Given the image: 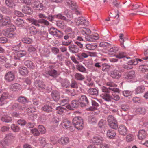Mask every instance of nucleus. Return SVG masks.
Here are the masks:
<instances>
[{
    "label": "nucleus",
    "instance_id": "f257e3e1",
    "mask_svg": "<svg viewBox=\"0 0 148 148\" xmlns=\"http://www.w3.org/2000/svg\"><path fill=\"white\" fill-rule=\"evenodd\" d=\"M108 87L102 86V99L106 101H110L112 99L118 101L120 99L119 96L115 92L119 93V90L113 87L114 84L112 83H107Z\"/></svg>",
    "mask_w": 148,
    "mask_h": 148
},
{
    "label": "nucleus",
    "instance_id": "f03ea898",
    "mask_svg": "<svg viewBox=\"0 0 148 148\" xmlns=\"http://www.w3.org/2000/svg\"><path fill=\"white\" fill-rule=\"evenodd\" d=\"M110 44L107 42H102V52L107 53L111 56H114L115 54L119 50V48L117 47H113L110 49Z\"/></svg>",
    "mask_w": 148,
    "mask_h": 148
},
{
    "label": "nucleus",
    "instance_id": "7ed1b4c3",
    "mask_svg": "<svg viewBox=\"0 0 148 148\" xmlns=\"http://www.w3.org/2000/svg\"><path fill=\"white\" fill-rule=\"evenodd\" d=\"M34 85L38 90L42 92L49 93L51 91V88L46 86L41 80H36L34 82Z\"/></svg>",
    "mask_w": 148,
    "mask_h": 148
},
{
    "label": "nucleus",
    "instance_id": "20e7f679",
    "mask_svg": "<svg viewBox=\"0 0 148 148\" xmlns=\"http://www.w3.org/2000/svg\"><path fill=\"white\" fill-rule=\"evenodd\" d=\"M55 66L51 65L49 66L48 70L45 73H43V75L46 77L49 78L51 76L53 78H56L58 75L57 71L54 69Z\"/></svg>",
    "mask_w": 148,
    "mask_h": 148
},
{
    "label": "nucleus",
    "instance_id": "39448f33",
    "mask_svg": "<svg viewBox=\"0 0 148 148\" xmlns=\"http://www.w3.org/2000/svg\"><path fill=\"white\" fill-rule=\"evenodd\" d=\"M73 125L78 130H82L84 127L83 121L80 117L74 118L72 120Z\"/></svg>",
    "mask_w": 148,
    "mask_h": 148
},
{
    "label": "nucleus",
    "instance_id": "423d86ee",
    "mask_svg": "<svg viewBox=\"0 0 148 148\" xmlns=\"http://www.w3.org/2000/svg\"><path fill=\"white\" fill-rule=\"evenodd\" d=\"M15 29V26L13 25H11L9 27L3 29V34L8 38H12L15 34L14 31Z\"/></svg>",
    "mask_w": 148,
    "mask_h": 148
},
{
    "label": "nucleus",
    "instance_id": "0eeeda50",
    "mask_svg": "<svg viewBox=\"0 0 148 148\" xmlns=\"http://www.w3.org/2000/svg\"><path fill=\"white\" fill-rule=\"evenodd\" d=\"M14 136L11 133H10L6 135L4 140L0 142V144L3 148H7V147L9 145L10 143L9 141L10 140L13 139Z\"/></svg>",
    "mask_w": 148,
    "mask_h": 148
},
{
    "label": "nucleus",
    "instance_id": "6e6552de",
    "mask_svg": "<svg viewBox=\"0 0 148 148\" xmlns=\"http://www.w3.org/2000/svg\"><path fill=\"white\" fill-rule=\"evenodd\" d=\"M65 3L66 4L69 5L71 9L75 10V13L77 15L80 14V12L78 10V7L75 2L71 0H66Z\"/></svg>",
    "mask_w": 148,
    "mask_h": 148
},
{
    "label": "nucleus",
    "instance_id": "1a4fd4ad",
    "mask_svg": "<svg viewBox=\"0 0 148 148\" xmlns=\"http://www.w3.org/2000/svg\"><path fill=\"white\" fill-rule=\"evenodd\" d=\"M49 33L50 34L58 38H61L63 36V33L62 32L53 27H51L50 28Z\"/></svg>",
    "mask_w": 148,
    "mask_h": 148
},
{
    "label": "nucleus",
    "instance_id": "9d476101",
    "mask_svg": "<svg viewBox=\"0 0 148 148\" xmlns=\"http://www.w3.org/2000/svg\"><path fill=\"white\" fill-rule=\"evenodd\" d=\"M76 25L77 26L84 25L87 26L88 24V22L83 17H80L78 18H76L74 20Z\"/></svg>",
    "mask_w": 148,
    "mask_h": 148
},
{
    "label": "nucleus",
    "instance_id": "9b49d317",
    "mask_svg": "<svg viewBox=\"0 0 148 148\" xmlns=\"http://www.w3.org/2000/svg\"><path fill=\"white\" fill-rule=\"evenodd\" d=\"M27 54L26 51L24 50H20L15 53L14 56L15 60H20L21 58L25 56Z\"/></svg>",
    "mask_w": 148,
    "mask_h": 148
},
{
    "label": "nucleus",
    "instance_id": "f8f14e48",
    "mask_svg": "<svg viewBox=\"0 0 148 148\" xmlns=\"http://www.w3.org/2000/svg\"><path fill=\"white\" fill-rule=\"evenodd\" d=\"M110 75L112 78L118 79L121 77V74L119 71L115 70L110 72Z\"/></svg>",
    "mask_w": 148,
    "mask_h": 148
},
{
    "label": "nucleus",
    "instance_id": "ddd939ff",
    "mask_svg": "<svg viewBox=\"0 0 148 148\" xmlns=\"http://www.w3.org/2000/svg\"><path fill=\"white\" fill-rule=\"evenodd\" d=\"M68 49L69 52L73 54L77 53L79 51L78 46L74 44L70 45L68 46Z\"/></svg>",
    "mask_w": 148,
    "mask_h": 148
},
{
    "label": "nucleus",
    "instance_id": "4468645a",
    "mask_svg": "<svg viewBox=\"0 0 148 148\" xmlns=\"http://www.w3.org/2000/svg\"><path fill=\"white\" fill-rule=\"evenodd\" d=\"M92 140L93 143L94 145H99L100 147L102 148L101 143H102V140L101 137L100 136L98 135H96L94 136L92 138Z\"/></svg>",
    "mask_w": 148,
    "mask_h": 148
},
{
    "label": "nucleus",
    "instance_id": "2eb2a0df",
    "mask_svg": "<svg viewBox=\"0 0 148 148\" xmlns=\"http://www.w3.org/2000/svg\"><path fill=\"white\" fill-rule=\"evenodd\" d=\"M79 101L82 107H84L87 105L88 103V99L85 95H81Z\"/></svg>",
    "mask_w": 148,
    "mask_h": 148
},
{
    "label": "nucleus",
    "instance_id": "dca6fc26",
    "mask_svg": "<svg viewBox=\"0 0 148 148\" xmlns=\"http://www.w3.org/2000/svg\"><path fill=\"white\" fill-rule=\"evenodd\" d=\"M5 79L7 82H11L15 78V75L12 71H9L5 75Z\"/></svg>",
    "mask_w": 148,
    "mask_h": 148
},
{
    "label": "nucleus",
    "instance_id": "f3484780",
    "mask_svg": "<svg viewBox=\"0 0 148 148\" xmlns=\"http://www.w3.org/2000/svg\"><path fill=\"white\" fill-rule=\"evenodd\" d=\"M9 95L8 93L4 92L3 93L0 98V106H2L6 103V100L9 98Z\"/></svg>",
    "mask_w": 148,
    "mask_h": 148
},
{
    "label": "nucleus",
    "instance_id": "a211bd4d",
    "mask_svg": "<svg viewBox=\"0 0 148 148\" xmlns=\"http://www.w3.org/2000/svg\"><path fill=\"white\" fill-rule=\"evenodd\" d=\"M135 77V72L134 71L125 73L124 75V78L127 80L133 79Z\"/></svg>",
    "mask_w": 148,
    "mask_h": 148
},
{
    "label": "nucleus",
    "instance_id": "6ab92c4d",
    "mask_svg": "<svg viewBox=\"0 0 148 148\" xmlns=\"http://www.w3.org/2000/svg\"><path fill=\"white\" fill-rule=\"evenodd\" d=\"M78 102L76 100L72 101L70 104H68L66 106V108L68 109L73 110L74 108H77L78 106Z\"/></svg>",
    "mask_w": 148,
    "mask_h": 148
},
{
    "label": "nucleus",
    "instance_id": "aec40b11",
    "mask_svg": "<svg viewBox=\"0 0 148 148\" xmlns=\"http://www.w3.org/2000/svg\"><path fill=\"white\" fill-rule=\"evenodd\" d=\"M118 130L119 133L121 135L125 136L127 133V128L123 125L119 126Z\"/></svg>",
    "mask_w": 148,
    "mask_h": 148
},
{
    "label": "nucleus",
    "instance_id": "412c9836",
    "mask_svg": "<svg viewBox=\"0 0 148 148\" xmlns=\"http://www.w3.org/2000/svg\"><path fill=\"white\" fill-rule=\"evenodd\" d=\"M33 4L34 5V8L38 10H42L43 9V5L42 4L38 1V0H34Z\"/></svg>",
    "mask_w": 148,
    "mask_h": 148
},
{
    "label": "nucleus",
    "instance_id": "4be33fe9",
    "mask_svg": "<svg viewBox=\"0 0 148 148\" xmlns=\"http://www.w3.org/2000/svg\"><path fill=\"white\" fill-rule=\"evenodd\" d=\"M129 106L127 104H122L121 105L120 108V111L121 114H123L127 112H128V111L129 109Z\"/></svg>",
    "mask_w": 148,
    "mask_h": 148
},
{
    "label": "nucleus",
    "instance_id": "5701e85b",
    "mask_svg": "<svg viewBox=\"0 0 148 148\" xmlns=\"http://www.w3.org/2000/svg\"><path fill=\"white\" fill-rule=\"evenodd\" d=\"M147 136V133L145 131L143 130H140L138 132V138L140 140L145 138Z\"/></svg>",
    "mask_w": 148,
    "mask_h": 148
},
{
    "label": "nucleus",
    "instance_id": "b1692460",
    "mask_svg": "<svg viewBox=\"0 0 148 148\" xmlns=\"http://www.w3.org/2000/svg\"><path fill=\"white\" fill-rule=\"evenodd\" d=\"M106 135L109 138L113 139L116 135V133L114 130H109L107 131Z\"/></svg>",
    "mask_w": 148,
    "mask_h": 148
},
{
    "label": "nucleus",
    "instance_id": "393cba45",
    "mask_svg": "<svg viewBox=\"0 0 148 148\" xmlns=\"http://www.w3.org/2000/svg\"><path fill=\"white\" fill-rule=\"evenodd\" d=\"M50 54L49 50L46 48H44L40 50V54L42 56L47 57L49 56Z\"/></svg>",
    "mask_w": 148,
    "mask_h": 148
},
{
    "label": "nucleus",
    "instance_id": "a878e982",
    "mask_svg": "<svg viewBox=\"0 0 148 148\" xmlns=\"http://www.w3.org/2000/svg\"><path fill=\"white\" fill-rule=\"evenodd\" d=\"M91 101L92 106L87 108V110H88L91 111L95 110L97 109L98 107L99 106L98 103L95 101L92 100Z\"/></svg>",
    "mask_w": 148,
    "mask_h": 148
},
{
    "label": "nucleus",
    "instance_id": "bb28decb",
    "mask_svg": "<svg viewBox=\"0 0 148 148\" xmlns=\"http://www.w3.org/2000/svg\"><path fill=\"white\" fill-rule=\"evenodd\" d=\"M24 64L28 68L32 69H35L36 67V65L30 60H28L25 61L24 62Z\"/></svg>",
    "mask_w": 148,
    "mask_h": 148
},
{
    "label": "nucleus",
    "instance_id": "cd10ccee",
    "mask_svg": "<svg viewBox=\"0 0 148 148\" xmlns=\"http://www.w3.org/2000/svg\"><path fill=\"white\" fill-rule=\"evenodd\" d=\"M19 73L22 75H27L28 72L27 68L23 66H21L19 68Z\"/></svg>",
    "mask_w": 148,
    "mask_h": 148
},
{
    "label": "nucleus",
    "instance_id": "c85d7f7f",
    "mask_svg": "<svg viewBox=\"0 0 148 148\" xmlns=\"http://www.w3.org/2000/svg\"><path fill=\"white\" fill-rule=\"evenodd\" d=\"M22 11L23 13L27 14H31L33 12L31 8L27 6H24L23 7Z\"/></svg>",
    "mask_w": 148,
    "mask_h": 148
},
{
    "label": "nucleus",
    "instance_id": "c756f323",
    "mask_svg": "<svg viewBox=\"0 0 148 148\" xmlns=\"http://www.w3.org/2000/svg\"><path fill=\"white\" fill-rule=\"evenodd\" d=\"M70 122L67 119L63 120L61 125L64 129H68L70 125Z\"/></svg>",
    "mask_w": 148,
    "mask_h": 148
},
{
    "label": "nucleus",
    "instance_id": "7c9ffc66",
    "mask_svg": "<svg viewBox=\"0 0 148 148\" xmlns=\"http://www.w3.org/2000/svg\"><path fill=\"white\" fill-rule=\"evenodd\" d=\"M1 120L3 122L6 123L10 122L12 120V118L8 115H3L1 118Z\"/></svg>",
    "mask_w": 148,
    "mask_h": 148
},
{
    "label": "nucleus",
    "instance_id": "2f4dec72",
    "mask_svg": "<svg viewBox=\"0 0 148 148\" xmlns=\"http://www.w3.org/2000/svg\"><path fill=\"white\" fill-rule=\"evenodd\" d=\"M88 92L90 95H92L97 96L98 94V91L95 88H90L88 89Z\"/></svg>",
    "mask_w": 148,
    "mask_h": 148
},
{
    "label": "nucleus",
    "instance_id": "473e14b6",
    "mask_svg": "<svg viewBox=\"0 0 148 148\" xmlns=\"http://www.w3.org/2000/svg\"><path fill=\"white\" fill-rule=\"evenodd\" d=\"M60 142L62 145L67 144L69 142V138L67 137H63L60 138Z\"/></svg>",
    "mask_w": 148,
    "mask_h": 148
},
{
    "label": "nucleus",
    "instance_id": "72a5a7b5",
    "mask_svg": "<svg viewBox=\"0 0 148 148\" xmlns=\"http://www.w3.org/2000/svg\"><path fill=\"white\" fill-rule=\"evenodd\" d=\"M145 87L144 85H140L137 87L136 89L135 92L136 94H140L144 92L145 90Z\"/></svg>",
    "mask_w": 148,
    "mask_h": 148
},
{
    "label": "nucleus",
    "instance_id": "f704fd0d",
    "mask_svg": "<svg viewBox=\"0 0 148 148\" xmlns=\"http://www.w3.org/2000/svg\"><path fill=\"white\" fill-rule=\"evenodd\" d=\"M1 22L3 25L5 26L9 25L10 23V18L9 17H5L4 18H2Z\"/></svg>",
    "mask_w": 148,
    "mask_h": 148
},
{
    "label": "nucleus",
    "instance_id": "c9c22d12",
    "mask_svg": "<svg viewBox=\"0 0 148 148\" xmlns=\"http://www.w3.org/2000/svg\"><path fill=\"white\" fill-rule=\"evenodd\" d=\"M60 80L62 86L64 88H66L69 86V82L67 79H60Z\"/></svg>",
    "mask_w": 148,
    "mask_h": 148
},
{
    "label": "nucleus",
    "instance_id": "e433bc0d",
    "mask_svg": "<svg viewBox=\"0 0 148 148\" xmlns=\"http://www.w3.org/2000/svg\"><path fill=\"white\" fill-rule=\"evenodd\" d=\"M51 96L53 100L56 101H58L60 98L59 92L57 91H53L51 93Z\"/></svg>",
    "mask_w": 148,
    "mask_h": 148
},
{
    "label": "nucleus",
    "instance_id": "4c0bfd02",
    "mask_svg": "<svg viewBox=\"0 0 148 148\" xmlns=\"http://www.w3.org/2000/svg\"><path fill=\"white\" fill-rule=\"evenodd\" d=\"M139 69L143 72H145L148 71V64L145 63L142 64L139 66Z\"/></svg>",
    "mask_w": 148,
    "mask_h": 148
},
{
    "label": "nucleus",
    "instance_id": "58836bf2",
    "mask_svg": "<svg viewBox=\"0 0 148 148\" xmlns=\"http://www.w3.org/2000/svg\"><path fill=\"white\" fill-rule=\"evenodd\" d=\"M56 108L57 112L59 114H62L66 111V108L61 106H57Z\"/></svg>",
    "mask_w": 148,
    "mask_h": 148
},
{
    "label": "nucleus",
    "instance_id": "ea45409f",
    "mask_svg": "<svg viewBox=\"0 0 148 148\" xmlns=\"http://www.w3.org/2000/svg\"><path fill=\"white\" fill-rule=\"evenodd\" d=\"M42 110L46 112H50L52 110L51 107L47 104L44 105L42 108Z\"/></svg>",
    "mask_w": 148,
    "mask_h": 148
},
{
    "label": "nucleus",
    "instance_id": "a19ab883",
    "mask_svg": "<svg viewBox=\"0 0 148 148\" xmlns=\"http://www.w3.org/2000/svg\"><path fill=\"white\" fill-rule=\"evenodd\" d=\"M11 89L13 91H18L21 89V86L18 84L16 83L11 86Z\"/></svg>",
    "mask_w": 148,
    "mask_h": 148
},
{
    "label": "nucleus",
    "instance_id": "79ce46f5",
    "mask_svg": "<svg viewBox=\"0 0 148 148\" xmlns=\"http://www.w3.org/2000/svg\"><path fill=\"white\" fill-rule=\"evenodd\" d=\"M30 22L36 26L39 27L40 26V19L38 20H36L32 18L29 19Z\"/></svg>",
    "mask_w": 148,
    "mask_h": 148
},
{
    "label": "nucleus",
    "instance_id": "37998d69",
    "mask_svg": "<svg viewBox=\"0 0 148 148\" xmlns=\"http://www.w3.org/2000/svg\"><path fill=\"white\" fill-rule=\"evenodd\" d=\"M50 140L52 143L54 145L57 144L60 142V138L55 136H51L50 137Z\"/></svg>",
    "mask_w": 148,
    "mask_h": 148
},
{
    "label": "nucleus",
    "instance_id": "c03bdc74",
    "mask_svg": "<svg viewBox=\"0 0 148 148\" xmlns=\"http://www.w3.org/2000/svg\"><path fill=\"white\" fill-rule=\"evenodd\" d=\"M136 112L137 114H144L146 112V110L144 108L139 107L136 109Z\"/></svg>",
    "mask_w": 148,
    "mask_h": 148
},
{
    "label": "nucleus",
    "instance_id": "a18cd8bd",
    "mask_svg": "<svg viewBox=\"0 0 148 148\" xmlns=\"http://www.w3.org/2000/svg\"><path fill=\"white\" fill-rule=\"evenodd\" d=\"M97 47V45L96 44H87L86 45V48L88 50H93L95 49Z\"/></svg>",
    "mask_w": 148,
    "mask_h": 148
},
{
    "label": "nucleus",
    "instance_id": "49530a36",
    "mask_svg": "<svg viewBox=\"0 0 148 148\" xmlns=\"http://www.w3.org/2000/svg\"><path fill=\"white\" fill-rule=\"evenodd\" d=\"M90 30L88 28H83L81 31V34L83 35H87L91 33Z\"/></svg>",
    "mask_w": 148,
    "mask_h": 148
},
{
    "label": "nucleus",
    "instance_id": "de8ad7c7",
    "mask_svg": "<svg viewBox=\"0 0 148 148\" xmlns=\"http://www.w3.org/2000/svg\"><path fill=\"white\" fill-rule=\"evenodd\" d=\"M15 23L18 27H21L24 25V21L23 19L18 18Z\"/></svg>",
    "mask_w": 148,
    "mask_h": 148
},
{
    "label": "nucleus",
    "instance_id": "09e8293b",
    "mask_svg": "<svg viewBox=\"0 0 148 148\" xmlns=\"http://www.w3.org/2000/svg\"><path fill=\"white\" fill-rule=\"evenodd\" d=\"M5 3L8 7L12 8L14 7L15 4L12 0H5Z\"/></svg>",
    "mask_w": 148,
    "mask_h": 148
},
{
    "label": "nucleus",
    "instance_id": "8fccbe9b",
    "mask_svg": "<svg viewBox=\"0 0 148 148\" xmlns=\"http://www.w3.org/2000/svg\"><path fill=\"white\" fill-rule=\"evenodd\" d=\"M109 126L112 129L117 130L118 128V124L117 121H114L113 122L108 124Z\"/></svg>",
    "mask_w": 148,
    "mask_h": 148
},
{
    "label": "nucleus",
    "instance_id": "3c124183",
    "mask_svg": "<svg viewBox=\"0 0 148 148\" xmlns=\"http://www.w3.org/2000/svg\"><path fill=\"white\" fill-rule=\"evenodd\" d=\"M56 23L57 27L62 29H64L65 26L64 22L62 21H57Z\"/></svg>",
    "mask_w": 148,
    "mask_h": 148
},
{
    "label": "nucleus",
    "instance_id": "603ef678",
    "mask_svg": "<svg viewBox=\"0 0 148 148\" xmlns=\"http://www.w3.org/2000/svg\"><path fill=\"white\" fill-rule=\"evenodd\" d=\"M121 115L123 119L126 121L131 120L132 118V116L128 114V112L123 113Z\"/></svg>",
    "mask_w": 148,
    "mask_h": 148
},
{
    "label": "nucleus",
    "instance_id": "864d4df0",
    "mask_svg": "<svg viewBox=\"0 0 148 148\" xmlns=\"http://www.w3.org/2000/svg\"><path fill=\"white\" fill-rule=\"evenodd\" d=\"M69 101L68 97H66L65 99L60 100L58 101V103L60 105L64 106Z\"/></svg>",
    "mask_w": 148,
    "mask_h": 148
},
{
    "label": "nucleus",
    "instance_id": "5fc2aeb1",
    "mask_svg": "<svg viewBox=\"0 0 148 148\" xmlns=\"http://www.w3.org/2000/svg\"><path fill=\"white\" fill-rule=\"evenodd\" d=\"M75 79L77 80H82L85 77L84 76L79 73H76L75 75Z\"/></svg>",
    "mask_w": 148,
    "mask_h": 148
},
{
    "label": "nucleus",
    "instance_id": "6e6d98bb",
    "mask_svg": "<svg viewBox=\"0 0 148 148\" xmlns=\"http://www.w3.org/2000/svg\"><path fill=\"white\" fill-rule=\"evenodd\" d=\"M22 41L24 43L28 44L32 43L33 42L32 39L29 37L23 38L22 39Z\"/></svg>",
    "mask_w": 148,
    "mask_h": 148
},
{
    "label": "nucleus",
    "instance_id": "4d7b16f0",
    "mask_svg": "<svg viewBox=\"0 0 148 148\" xmlns=\"http://www.w3.org/2000/svg\"><path fill=\"white\" fill-rule=\"evenodd\" d=\"M77 56L78 57V60L82 61L84 58H87L88 56L86 53H82L80 55H78Z\"/></svg>",
    "mask_w": 148,
    "mask_h": 148
},
{
    "label": "nucleus",
    "instance_id": "13d9d810",
    "mask_svg": "<svg viewBox=\"0 0 148 148\" xmlns=\"http://www.w3.org/2000/svg\"><path fill=\"white\" fill-rule=\"evenodd\" d=\"M18 102L23 104L25 103L27 101L26 98L23 96L19 97L18 99Z\"/></svg>",
    "mask_w": 148,
    "mask_h": 148
},
{
    "label": "nucleus",
    "instance_id": "bf43d9fd",
    "mask_svg": "<svg viewBox=\"0 0 148 148\" xmlns=\"http://www.w3.org/2000/svg\"><path fill=\"white\" fill-rule=\"evenodd\" d=\"M88 121L90 124H94L96 123L97 120L96 118L94 116H90L88 117Z\"/></svg>",
    "mask_w": 148,
    "mask_h": 148
},
{
    "label": "nucleus",
    "instance_id": "052dcab7",
    "mask_svg": "<svg viewBox=\"0 0 148 148\" xmlns=\"http://www.w3.org/2000/svg\"><path fill=\"white\" fill-rule=\"evenodd\" d=\"M77 69L79 71L84 72L86 71V68L82 65L78 64L76 65Z\"/></svg>",
    "mask_w": 148,
    "mask_h": 148
},
{
    "label": "nucleus",
    "instance_id": "680f3d73",
    "mask_svg": "<svg viewBox=\"0 0 148 148\" xmlns=\"http://www.w3.org/2000/svg\"><path fill=\"white\" fill-rule=\"evenodd\" d=\"M39 143L41 144V146H43L46 145L47 143H46L45 139L43 137H41L39 138L38 139Z\"/></svg>",
    "mask_w": 148,
    "mask_h": 148
},
{
    "label": "nucleus",
    "instance_id": "e2e57ef3",
    "mask_svg": "<svg viewBox=\"0 0 148 148\" xmlns=\"http://www.w3.org/2000/svg\"><path fill=\"white\" fill-rule=\"evenodd\" d=\"M11 129L14 132H17L19 131L20 128L16 125L12 124L11 126Z\"/></svg>",
    "mask_w": 148,
    "mask_h": 148
},
{
    "label": "nucleus",
    "instance_id": "0e129e2a",
    "mask_svg": "<svg viewBox=\"0 0 148 148\" xmlns=\"http://www.w3.org/2000/svg\"><path fill=\"white\" fill-rule=\"evenodd\" d=\"M127 64L131 66L132 65H135L138 64V62L136 60L133 59L128 61L127 62Z\"/></svg>",
    "mask_w": 148,
    "mask_h": 148
},
{
    "label": "nucleus",
    "instance_id": "69168bd1",
    "mask_svg": "<svg viewBox=\"0 0 148 148\" xmlns=\"http://www.w3.org/2000/svg\"><path fill=\"white\" fill-rule=\"evenodd\" d=\"M91 42H95L99 38V35L95 33L91 35Z\"/></svg>",
    "mask_w": 148,
    "mask_h": 148
},
{
    "label": "nucleus",
    "instance_id": "338daca9",
    "mask_svg": "<svg viewBox=\"0 0 148 148\" xmlns=\"http://www.w3.org/2000/svg\"><path fill=\"white\" fill-rule=\"evenodd\" d=\"M134 136L130 134H129L126 137V140L127 142H130L133 140L134 138Z\"/></svg>",
    "mask_w": 148,
    "mask_h": 148
},
{
    "label": "nucleus",
    "instance_id": "774afa93",
    "mask_svg": "<svg viewBox=\"0 0 148 148\" xmlns=\"http://www.w3.org/2000/svg\"><path fill=\"white\" fill-rule=\"evenodd\" d=\"M110 67V66L107 64L102 63V71H108Z\"/></svg>",
    "mask_w": 148,
    "mask_h": 148
}]
</instances>
